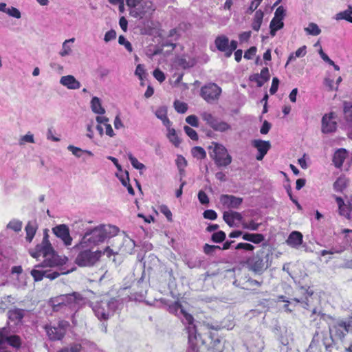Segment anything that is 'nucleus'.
Masks as SVG:
<instances>
[{
    "mask_svg": "<svg viewBox=\"0 0 352 352\" xmlns=\"http://www.w3.org/2000/svg\"><path fill=\"white\" fill-rule=\"evenodd\" d=\"M347 157V151L345 148H339L338 149L333 156V163L334 166L338 168H340L344 160H346Z\"/></svg>",
    "mask_w": 352,
    "mask_h": 352,
    "instance_id": "412c9836",
    "label": "nucleus"
},
{
    "mask_svg": "<svg viewBox=\"0 0 352 352\" xmlns=\"http://www.w3.org/2000/svg\"><path fill=\"white\" fill-rule=\"evenodd\" d=\"M118 232V228L115 226L103 225L96 227L85 232L80 241V245L89 244L94 248L106 239L116 236Z\"/></svg>",
    "mask_w": 352,
    "mask_h": 352,
    "instance_id": "f03ea898",
    "label": "nucleus"
},
{
    "mask_svg": "<svg viewBox=\"0 0 352 352\" xmlns=\"http://www.w3.org/2000/svg\"><path fill=\"white\" fill-rule=\"evenodd\" d=\"M91 107L92 111L97 114H104V109L102 107L100 99L98 97H94L91 101Z\"/></svg>",
    "mask_w": 352,
    "mask_h": 352,
    "instance_id": "bb28decb",
    "label": "nucleus"
},
{
    "mask_svg": "<svg viewBox=\"0 0 352 352\" xmlns=\"http://www.w3.org/2000/svg\"><path fill=\"white\" fill-rule=\"evenodd\" d=\"M26 232L25 239L28 243H31L37 230V226L36 223L29 221L25 228Z\"/></svg>",
    "mask_w": 352,
    "mask_h": 352,
    "instance_id": "b1692460",
    "label": "nucleus"
},
{
    "mask_svg": "<svg viewBox=\"0 0 352 352\" xmlns=\"http://www.w3.org/2000/svg\"><path fill=\"white\" fill-rule=\"evenodd\" d=\"M58 265V263L54 259V255H52V258H46L43 262L44 267H54Z\"/></svg>",
    "mask_w": 352,
    "mask_h": 352,
    "instance_id": "680f3d73",
    "label": "nucleus"
},
{
    "mask_svg": "<svg viewBox=\"0 0 352 352\" xmlns=\"http://www.w3.org/2000/svg\"><path fill=\"white\" fill-rule=\"evenodd\" d=\"M221 94V88L215 83H208L201 88L200 96L208 103L217 100Z\"/></svg>",
    "mask_w": 352,
    "mask_h": 352,
    "instance_id": "423d86ee",
    "label": "nucleus"
},
{
    "mask_svg": "<svg viewBox=\"0 0 352 352\" xmlns=\"http://www.w3.org/2000/svg\"><path fill=\"white\" fill-rule=\"evenodd\" d=\"M260 225V223H256L254 220H251L249 223H243V228L250 230H257Z\"/></svg>",
    "mask_w": 352,
    "mask_h": 352,
    "instance_id": "864d4df0",
    "label": "nucleus"
},
{
    "mask_svg": "<svg viewBox=\"0 0 352 352\" xmlns=\"http://www.w3.org/2000/svg\"><path fill=\"white\" fill-rule=\"evenodd\" d=\"M237 46L238 43L236 41L232 40L230 42L229 41L228 50L226 54L227 58L230 57L233 52L236 50Z\"/></svg>",
    "mask_w": 352,
    "mask_h": 352,
    "instance_id": "603ef678",
    "label": "nucleus"
},
{
    "mask_svg": "<svg viewBox=\"0 0 352 352\" xmlns=\"http://www.w3.org/2000/svg\"><path fill=\"white\" fill-rule=\"evenodd\" d=\"M267 246L263 243L261 248L245 261L248 270L255 274L262 275L272 265L273 253Z\"/></svg>",
    "mask_w": 352,
    "mask_h": 352,
    "instance_id": "f257e3e1",
    "label": "nucleus"
},
{
    "mask_svg": "<svg viewBox=\"0 0 352 352\" xmlns=\"http://www.w3.org/2000/svg\"><path fill=\"white\" fill-rule=\"evenodd\" d=\"M167 137L170 142L176 147L179 146L181 143V140L177 135L174 129H169Z\"/></svg>",
    "mask_w": 352,
    "mask_h": 352,
    "instance_id": "473e14b6",
    "label": "nucleus"
},
{
    "mask_svg": "<svg viewBox=\"0 0 352 352\" xmlns=\"http://www.w3.org/2000/svg\"><path fill=\"white\" fill-rule=\"evenodd\" d=\"M278 85H279V80L278 79V78L274 77L272 79L271 87L270 89V93L272 95L276 93V91H278Z\"/></svg>",
    "mask_w": 352,
    "mask_h": 352,
    "instance_id": "052dcab7",
    "label": "nucleus"
},
{
    "mask_svg": "<svg viewBox=\"0 0 352 352\" xmlns=\"http://www.w3.org/2000/svg\"><path fill=\"white\" fill-rule=\"evenodd\" d=\"M336 201L338 206L339 214L347 219H351V213L352 212L351 204L349 201L345 203L340 197H336Z\"/></svg>",
    "mask_w": 352,
    "mask_h": 352,
    "instance_id": "4468645a",
    "label": "nucleus"
},
{
    "mask_svg": "<svg viewBox=\"0 0 352 352\" xmlns=\"http://www.w3.org/2000/svg\"><path fill=\"white\" fill-rule=\"evenodd\" d=\"M8 344L10 346L19 349L21 346L22 340L21 337L18 335L9 336Z\"/></svg>",
    "mask_w": 352,
    "mask_h": 352,
    "instance_id": "7c9ffc66",
    "label": "nucleus"
},
{
    "mask_svg": "<svg viewBox=\"0 0 352 352\" xmlns=\"http://www.w3.org/2000/svg\"><path fill=\"white\" fill-rule=\"evenodd\" d=\"M75 249L78 251V254L75 259V263L79 267L93 266L102 256V251H91L93 247L89 244L80 245V242L75 245Z\"/></svg>",
    "mask_w": 352,
    "mask_h": 352,
    "instance_id": "20e7f679",
    "label": "nucleus"
},
{
    "mask_svg": "<svg viewBox=\"0 0 352 352\" xmlns=\"http://www.w3.org/2000/svg\"><path fill=\"white\" fill-rule=\"evenodd\" d=\"M208 150L210 157L218 167H226L232 163V156L223 144L213 142Z\"/></svg>",
    "mask_w": 352,
    "mask_h": 352,
    "instance_id": "39448f33",
    "label": "nucleus"
},
{
    "mask_svg": "<svg viewBox=\"0 0 352 352\" xmlns=\"http://www.w3.org/2000/svg\"><path fill=\"white\" fill-rule=\"evenodd\" d=\"M60 82L69 89H77L80 87V82L72 75L61 77Z\"/></svg>",
    "mask_w": 352,
    "mask_h": 352,
    "instance_id": "aec40b11",
    "label": "nucleus"
},
{
    "mask_svg": "<svg viewBox=\"0 0 352 352\" xmlns=\"http://www.w3.org/2000/svg\"><path fill=\"white\" fill-rule=\"evenodd\" d=\"M128 158L130 160L131 165L135 169L142 170L145 168V166L142 163L140 162L131 153H128Z\"/></svg>",
    "mask_w": 352,
    "mask_h": 352,
    "instance_id": "ea45409f",
    "label": "nucleus"
},
{
    "mask_svg": "<svg viewBox=\"0 0 352 352\" xmlns=\"http://www.w3.org/2000/svg\"><path fill=\"white\" fill-rule=\"evenodd\" d=\"M243 198L230 195H222L220 201L222 205L228 208L237 209L243 203Z\"/></svg>",
    "mask_w": 352,
    "mask_h": 352,
    "instance_id": "ddd939ff",
    "label": "nucleus"
},
{
    "mask_svg": "<svg viewBox=\"0 0 352 352\" xmlns=\"http://www.w3.org/2000/svg\"><path fill=\"white\" fill-rule=\"evenodd\" d=\"M201 118L208 124L212 129L216 124L218 119L214 117L210 113L204 112L201 113Z\"/></svg>",
    "mask_w": 352,
    "mask_h": 352,
    "instance_id": "c9c22d12",
    "label": "nucleus"
},
{
    "mask_svg": "<svg viewBox=\"0 0 352 352\" xmlns=\"http://www.w3.org/2000/svg\"><path fill=\"white\" fill-rule=\"evenodd\" d=\"M203 216L206 219L215 220L217 218V212L213 210H206L204 212Z\"/></svg>",
    "mask_w": 352,
    "mask_h": 352,
    "instance_id": "5fc2aeb1",
    "label": "nucleus"
},
{
    "mask_svg": "<svg viewBox=\"0 0 352 352\" xmlns=\"http://www.w3.org/2000/svg\"><path fill=\"white\" fill-rule=\"evenodd\" d=\"M254 248V246L249 243H239L235 247L236 250H244L249 252H252Z\"/></svg>",
    "mask_w": 352,
    "mask_h": 352,
    "instance_id": "09e8293b",
    "label": "nucleus"
},
{
    "mask_svg": "<svg viewBox=\"0 0 352 352\" xmlns=\"http://www.w3.org/2000/svg\"><path fill=\"white\" fill-rule=\"evenodd\" d=\"M198 199L201 204H208L209 203V198L206 193L200 190L198 193Z\"/></svg>",
    "mask_w": 352,
    "mask_h": 352,
    "instance_id": "69168bd1",
    "label": "nucleus"
},
{
    "mask_svg": "<svg viewBox=\"0 0 352 352\" xmlns=\"http://www.w3.org/2000/svg\"><path fill=\"white\" fill-rule=\"evenodd\" d=\"M265 240V236L261 233H253L252 243L259 244Z\"/></svg>",
    "mask_w": 352,
    "mask_h": 352,
    "instance_id": "338daca9",
    "label": "nucleus"
},
{
    "mask_svg": "<svg viewBox=\"0 0 352 352\" xmlns=\"http://www.w3.org/2000/svg\"><path fill=\"white\" fill-rule=\"evenodd\" d=\"M331 320L329 323V331L331 337V342L327 343L324 341L326 351L331 352L334 342V339L343 341L346 334L349 332V324L346 321L342 319H336L332 316H328Z\"/></svg>",
    "mask_w": 352,
    "mask_h": 352,
    "instance_id": "7ed1b4c3",
    "label": "nucleus"
},
{
    "mask_svg": "<svg viewBox=\"0 0 352 352\" xmlns=\"http://www.w3.org/2000/svg\"><path fill=\"white\" fill-rule=\"evenodd\" d=\"M8 316L9 320L14 322L16 324H18L21 322L25 316V310L19 308H14L8 311Z\"/></svg>",
    "mask_w": 352,
    "mask_h": 352,
    "instance_id": "4be33fe9",
    "label": "nucleus"
},
{
    "mask_svg": "<svg viewBox=\"0 0 352 352\" xmlns=\"http://www.w3.org/2000/svg\"><path fill=\"white\" fill-rule=\"evenodd\" d=\"M270 78V75L267 67H263L259 74H254L250 78V80L255 81L257 83V86L259 87H262Z\"/></svg>",
    "mask_w": 352,
    "mask_h": 352,
    "instance_id": "f3484780",
    "label": "nucleus"
},
{
    "mask_svg": "<svg viewBox=\"0 0 352 352\" xmlns=\"http://www.w3.org/2000/svg\"><path fill=\"white\" fill-rule=\"evenodd\" d=\"M305 30L308 34L317 36L320 34L321 30L317 24L314 23H310L307 28H305Z\"/></svg>",
    "mask_w": 352,
    "mask_h": 352,
    "instance_id": "4c0bfd02",
    "label": "nucleus"
},
{
    "mask_svg": "<svg viewBox=\"0 0 352 352\" xmlns=\"http://www.w3.org/2000/svg\"><path fill=\"white\" fill-rule=\"evenodd\" d=\"M263 16L264 14L261 10H256L252 23V28L254 30L258 31L260 30L263 22Z\"/></svg>",
    "mask_w": 352,
    "mask_h": 352,
    "instance_id": "393cba45",
    "label": "nucleus"
},
{
    "mask_svg": "<svg viewBox=\"0 0 352 352\" xmlns=\"http://www.w3.org/2000/svg\"><path fill=\"white\" fill-rule=\"evenodd\" d=\"M31 275L32 276L35 281H40L43 279L45 274L41 271L37 270H32L31 271Z\"/></svg>",
    "mask_w": 352,
    "mask_h": 352,
    "instance_id": "e2e57ef3",
    "label": "nucleus"
},
{
    "mask_svg": "<svg viewBox=\"0 0 352 352\" xmlns=\"http://www.w3.org/2000/svg\"><path fill=\"white\" fill-rule=\"evenodd\" d=\"M184 131L186 133V135L192 140H198L199 136L193 129L188 126H185L184 127Z\"/></svg>",
    "mask_w": 352,
    "mask_h": 352,
    "instance_id": "a18cd8bd",
    "label": "nucleus"
},
{
    "mask_svg": "<svg viewBox=\"0 0 352 352\" xmlns=\"http://www.w3.org/2000/svg\"><path fill=\"white\" fill-rule=\"evenodd\" d=\"M81 299L80 295L76 292L61 295L56 299L57 303L53 305V310L58 311L63 306L72 307L78 304Z\"/></svg>",
    "mask_w": 352,
    "mask_h": 352,
    "instance_id": "0eeeda50",
    "label": "nucleus"
},
{
    "mask_svg": "<svg viewBox=\"0 0 352 352\" xmlns=\"http://www.w3.org/2000/svg\"><path fill=\"white\" fill-rule=\"evenodd\" d=\"M344 118L347 122H352V102L344 101L343 102Z\"/></svg>",
    "mask_w": 352,
    "mask_h": 352,
    "instance_id": "c85d7f7f",
    "label": "nucleus"
},
{
    "mask_svg": "<svg viewBox=\"0 0 352 352\" xmlns=\"http://www.w3.org/2000/svg\"><path fill=\"white\" fill-rule=\"evenodd\" d=\"M229 38L224 34L219 35L214 40V45L217 49L221 52L225 53L226 56L228 50Z\"/></svg>",
    "mask_w": 352,
    "mask_h": 352,
    "instance_id": "6ab92c4d",
    "label": "nucleus"
},
{
    "mask_svg": "<svg viewBox=\"0 0 352 352\" xmlns=\"http://www.w3.org/2000/svg\"><path fill=\"white\" fill-rule=\"evenodd\" d=\"M186 122L191 125L192 126H194V127H197L198 125H199V121H198V119H197V117L195 115H190V116H188L186 118Z\"/></svg>",
    "mask_w": 352,
    "mask_h": 352,
    "instance_id": "13d9d810",
    "label": "nucleus"
},
{
    "mask_svg": "<svg viewBox=\"0 0 352 352\" xmlns=\"http://www.w3.org/2000/svg\"><path fill=\"white\" fill-rule=\"evenodd\" d=\"M182 314L185 319V322L182 321V322L186 324V330L188 335V341L191 342L193 340L197 339V327L195 324L194 317L185 309H182Z\"/></svg>",
    "mask_w": 352,
    "mask_h": 352,
    "instance_id": "6e6552de",
    "label": "nucleus"
},
{
    "mask_svg": "<svg viewBox=\"0 0 352 352\" xmlns=\"http://www.w3.org/2000/svg\"><path fill=\"white\" fill-rule=\"evenodd\" d=\"M9 338V330L6 327L0 328V350L3 349V344L7 342Z\"/></svg>",
    "mask_w": 352,
    "mask_h": 352,
    "instance_id": "e433bc0d",
    "label": "nucleus"
},
{
    "mask_svg": "<svg viewBox=\"0 0 352 352\" xmlns=\"http://www.w3.org/2000/svg\"><path fill=\"white\" fill-rule=\"evenodd\" d=\"M335 113L331 112L325 114L322 119V131L324 133L334 132L337 129V122L335 121Z\"/></svg>",
    "mask_w": 352,
    "mask_h": 352,
    "instance_id": "9d476101",
    "label": "nucleus"
},
{
    "mask_svg": "<svg viewBox=\"0 0 352 352\" xmlns=\"http://www.w3.org/2000/svg\"><path fill=\"white\" fill-rule=\"evenodd\" d=\"M285 16V10L283 6H279L276 8L274 13V18L280 19L283 20L284 16Z\"/></svg>",
    "mask_w": 352,
    "mask_h": 352,
    "instance_id": "0e129e2a",
    "label": "nucleus"
},
{
    "mask_svg": "<svg viewBox=\"0 0 352 352\" xmlns=\"http://www.w3.org/2000/svg\"><path fill=\"white\" fill-rule=\"evenodd\" d=\"M155 8H154L153 3L150 0H141L140 4L130 10V14L133 17H140L142 18L147 12L151 11H154Z\"/></svg>",
    "mask_w": 352,
    "mask_h": 352,
    "instance_id": "1a4fd4ad",
    "label": "nucleus"
},
{
    "mask_svg": "<svg viewBox=\"0 0 352 352\" xmlns=\"http://www.w3.org/2000/svg\"><path fill=\"white\" fill-rule=\"evenodd\" d=\"M256 50L257 49L254 46L250 47L248 50L245 52L244 58L247 60L252 59L253 56H255Z\"/></svg>",
    "mask_w": 352,
    "mask_h": 352,
    "instance_id": "bf43d9fd",
    "label": "nucleus"
},
{
    "mask_svg": "<svg viewBox=\"0 0 352 352\" xmlns=\"http://www.w3.org/2000/svg\"><path fill=\"white\" fill-rule=\"evenodd\" d=\"M52 253L53 248L49 241H47L46 243L43 241V244L37 245L35 248V252L31 253V256L34 258H37L41 255L43 257H47L52 254Z\"/></svg>",
    "mask_w": 352,
    "mask_h": 352,
    "instance_id": "2eb2a0df",
    "label": "nucleus"
},
{
    "mask_svg": "<svg viewBox=\"0 0 352 352\" xmlns=\"http://www.w3.org/2000/svg\"><path fill=\"white\" fill-rule=\"evenodd\" d=\"M74 40L75 39L74 38H72L71 39L65 40L64 41V43L63 44V50L60 52V56H65L66 55H68L70 53L71 48L67 45V43H69V42H74Z\"/></svg>",
    "mask_w": 352,
    "mask_h": 352,
    "instance_id": "8fccbe9b",
    "label": "nucleus"
},
{
    "mask_svg": "<svg viewBox=\"0 0 352 352\" xmlns=\"http://www.w3.org/2000/svg\"><path fill=\"white\" fill-rule=\"evenodd\" d=\"M182 309H184L182 303L179 301H175L173 303L168 305V311L176 316H178V312L180 311L182 314Z\"/></svg>",
    "mask_w": 352,
    "mask_h": 352,
    "instance_id": "c756f323",
    "label": "nucleus"
},
{
    "mask_svg": "<svg viewBox=\"0 0 352 352\" xmlns=\"http://www.w3.org/2000/svg\"><path fill=\"white\" fill-rule=\"evenodd\" d=\"M118 43L120 45H124L129 52H131L133 51V47L131 43L128 41L124 36L120 35L119 36Z\"/></svg>",
    "mask_w": 352,
    "mask_h": 352,
    "instance_id": "3c124183",
    "label": "nucleus"
},
{
    "mask_svg": "<svg viewBox=\"0 0 352 352\" xmlns=\"http://www.w3.org/2000/svg\"><path fill=\"white\" fill-rule=\"evenodd\" d=\"M192 154L193 157L197 159H204L206 157V153L205 150L201 146H195L192 149Z\"/></svg>",
    "mask_w": 352,
    "mask_h": 352,
    "instance_id": "58836bf2",
    "label": "nucleus"
},
{
    "mask_svg": "<svg viewBox=\"0 0 352 352\" xmlns=\"http://www.w3.org/2000/svg\"><path fill=\"white\" fill-rule=\"evenodd\" d=\"M306 54V46L304 45L302 47H299L294 54H291L288 58L286 65L289 64L290 61L294 60L296 58L303 57Z\"/></svg>",
    "mask_w": 352,
    "mask_h": 352,
    "instance_id": "f704fd0d",
    "label": "nucleus"
},
{
    "mask_svg": "<svg viewBox=\"0 0 352 352\" xmlns=\"http://www.w3.org/2000/svg\"><path fill=\"white\" fill-rule=\"evenodd\" d=\"M348 185V180L344 176L339 177L333 184V189L337 192H342Z\"/></svg>",
    "mask_w": 352,
    "mask_h": 352,
    "instance_id": "cd10ccee",
    "label": "nucleus"
},
{
    "mask_svg": "<svg viewBox=\"0 0 352 352\" xmlns=\"http://www.w3.org/2000/svg\"><path fill=\"white\" fill-rule=\"evenodd\" d=\"M53 233L60 238L65 245H70L72 242V238L69 234L68 227L65 224L56 226L52 229Z\"/></svg>",
    "mask_w": 352,
    "mask_h": 352,
    "instance_id": "9b49d317",
    "label": "nucleus"
},
{
    "mask_svg": "<svg viewBox=\"0 0 352 352\" xmlns=\"http://www.w3.org/2000/svg\"><path fill=\"white\" fill-rule=\"evenodd\" d=\"M67 148L69 151H70L72 153L73 155H74L75 156L78 157L81 156V155L83 152H85L81 148L74 146L73 145H69L67 147ZM85 152H87L90 155H92L91 152H90V151H86Z\"/></svg>",
    "mask_w": 352,
    "mask_h": 352,
    "instance_id": "49530a36",
    "label": "nucleus"
},
{
    "mask_svg": "<svg viewBox=\"0 0 352 352\" xmlns=\"http://www.w3.org/2000/svg\"><path fill=\"white\" fill-rule=\"evenodd\" d=\"M212 129L215 131L226 132L231 129V126L226 122L217 120Z\"/></svg>",
    "mask_w": 352,
    "mask_h": 352,
    "instance_id": "72a5a7b5",
    "label": "nucleus"
},
{
    "mask_svg": "<svg viewBox=\"0 0 352 352\" xmlns=\"http://www.w3.org/2000/svg\"><path fill=\"white\" fill-rule=\"evenodd\" d=\"M212 349L214 352H223V346L219 339H216L213 341Z\"/></svg>",
    "mask_w": 352,
    "mask_h": 352,
    "instance_id": "774afa93",
    "label": "nucleus"
},
{
    "mask_svg": "<svg viewBox=\"0 0 352 352\" xmlns=\"http://www.w3.org/2000/svg\"><path fill=\"white\" fill-rule=\"evenodd\" d=\"M223 219L229 226L232 227L235 221H241L243 217L241 213L236 211H226L223 214Z\"/></svg>",
    "mask_w": 352,
    "mask_h": 352,
    "instance_id": "a211bd4d",
    "label": "nucleus"
},
{
    "mask_svg": "<svg viewBox=\"0 0 352 352\" xmlns=\"http://www.w3.org/2000/svg\"><path fill=\"white\" fill-rule=\"evenodd\" d=\"M135 74L138 76L140 80H144V78L146 77V71L143 65L138 64L137 65Z\"/></svg>",
    "mask_w": 352,
    "mask_h": 352,
    "instance_id": "de8ad7c7",
    "label": "nucleus"
},
{
    "mask_svg": "<svg viewBox=\"0 0 352 352\" xmlns=\"http://www.w3.org/2000/svg\"><path fill=\"white\" fill-rule=\"evenodd\" d=\"M7 227L15 232H19L22 229V222L19 220H12L9 222Z\"/></svg>",
    "mask_w": 352,
    "mask_h": 352,
    "instance_id": "c03bdc74",
    "label": "nucleus"
},
{
    "mask_svg": "<svg viewBox=\"0 0 352 352\" xmlns=\"http://www.w3.org/2000/svg\"><path fill=\"white\" fill-rule=\"evenodd\" d=\"M252 145L258 151V155L256 156V159L258 161L263 159L271 148V144L269 141L262 140L260 139L252 140Z\"/></svg>",
    "mask_w": 352,
    "mask_h": 352,
    "instance_id": "f8f14e48",
    "label": "nucleus"
},
{
    "mask_svg": "<svg viewBox=\"0 0 352 352\" xmlns=\"http://www.w3.org/2000/svg\"><path fill=\"white\" fill-rule=\"evenodd\" d=\"M44 329L50 340H61L65 336L63 331L58 329L56 327L46 324Z\"/></svg>",
    "mask_w": 352,
    "mask_h": 352,
    "instance_id": "dca6fc26",
    "label": "nucleus"
},
{
    "mask_svg": "<svg viewBox=\"0 0 352 352\" xmlns=\"http://www.w3.org/2000/svg\"><path fill=\"white\" fill-rule=\"evenodd\" d=\"M160 212L166 216L169 221H172V212L166 205H162L160 208Z\"/></svg>",
    "mask_w": 352,
    "mask_h": 352,
    "instance_id": "4d7b16f0",
    "label": "nucleus"
},
{
    "mask_svg": "<svg viewBox=\"0 0 352 352\" xmlns=\"http://www.w3.org/2000/svg\"><path fill=\"white\" fill-rule=\"evenodd\" d=\"M220 249L221 247L219 245H209L208 243H206L203 247L204 252L208 256L213 255L216 250Z\"/></svg>",
    "mask_w": 352,
    "mask_h": 352,
    "instance_id": "a19ab883",
    "label": "nucleus"
},
{
    "mask_svg": "<svg viewBox=\"0 0 352 352\" xmlns=\"http://www.w3.org/2000/svg\"><path fill=\"white\" fill-rule=\"evenodd\" d=\"M153 76L154 78L158 80L160 82H162L165 80L166 77L162 71H161L160 69H155L153 71Z\"/></svg>",
    "mask_w": 352,
    "mask_h": 352,
    "instance_id": "6e6d98bb",
    "label": "nucleus"
},
{
    "mask_svg": "<svg viewBox=\"0 0 352 352\" xmlns=\"http://www.w3.org/2000/svg\"><path fill=\"white\" fill-rule=\"evenodd\" d=\"M286 242L292 247L299 246L302 243V234L298 231H293L289 234Z\"/></svg>",
    "mask_w": 352,
    "mask_h": 352,
    "instance_id": "5701e85b",
    "label": "nucleus"
},
{
    "mask_svg": "<svg viewBox=\"0 0 352 352\" xmlns=\"http://www.w3.org/2000/svg\"><path fill=\"white\" fill-rule=\"evenodd\" d=\"M352 7L349 6V8L343 12H339L336 14V19H344L352 23Z\"/></svg>",
    "mask_w": 352,
    "mask_h": 352,
    "instance_id": "2f4dec72",
    "label": "nucleus"
},
{
    "mask_svg": "<svg viewBox=\"0 0 352 352\" xmlns=\"http://www.w3.org/2000/svg\"><path fill=\"white\" fill-rule=\"evenodd\" d=\"M284 26V23L283 20L280 19L273 18L270 24V34L274 36H275L276 32L280 29H282Z\"/></svg>",
    "mask_w": 352,
    "mask_h": 352,
    "instance_id": "a878e982",
    "label": "nucleus"
},
{
    "mask_svg": "<svg viewBox=\"0 0 352 352\" xmlns=\"http://www.w3.org/2000/svg\"><path fill=\"white\" fill-rule=\"evenodd\" d=\"M174 107L177 112L179 113H184L188 110V105L184 102L175 100L174 102Z\"/></svg>",
    "mask_w": 352,
    "mask_h": 352,
    "instance_id": "37998d69",
    "label": "nucleus"
},
{
    "mask_svg": "<svg viewBox=\"0 0 352 352\" xmlns=\"http://www.w3.org/2000/svg\"><path fill=\"white\" fill-rule=\"evenodd\" d=\"M226 233L223 231L220 230L212 234L211 240L214 243H221L226 239Z\"/></svg>",
    "mask_w": 352,
    "mask_h": 352,
    "instance_id": "79ce46f5",
    "label": "nucleus"
}]
</instances>
